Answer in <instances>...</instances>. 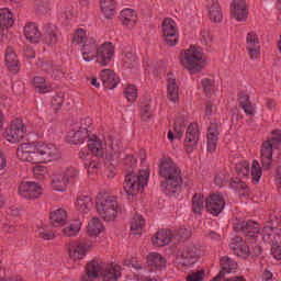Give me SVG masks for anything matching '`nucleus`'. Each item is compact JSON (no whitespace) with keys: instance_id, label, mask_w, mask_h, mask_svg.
Here are the masks:
<instances>
[{"instance_id":"obj_57","label":"nucleus","mask_w":281,"mask_h":281,"mask_svg":"<svg viewBox=\"0 0 281 281\" xmlns=\"http://www.w3.org/2000/svg\"><path fill=\"white\" fill-rule=\"evenodd\" d=\"M173 131H175V133H176V136H175V133H172V131H169V132H168V139H169L170 142H175V137H177V139H180V137H182V135H183V130H182L181 127L178 128V127H177V124H175Z\"/></svg>"},{"instance_id":"obj_24","label":"nucleus","mask_w":281,"mask_h":281,"mask_svg":"<svg viewBox=\"0 0 281 281\" xmlns=\"http://www.w3.org/2000/svg\"><path fill=\"white\" fill-rule=\"evenodd\" d=\"M100 80L105 89H115L120 85V78L111 69H103L100 72Z\"/></svg>"},{"instance_id":"obj_11","label":"nucleus","mask_w":281,"mask_h":281,"mask_svg":"<svg viewBox=\"0 0 281 281\" xmlns=\"http://www.w3.org/2000/svg\"><path fill=\"white\" fill-rule=\"evenodd\" d=\"M201 139V132H199V124L192 123L188 126L184 137V148L187 153H194Z\"/></svg>"},{"instance_id":"obj_35","label":"nucleus","mask_w":281,"mask_h":281,"mask_svg":"<svg viewBox=\"0 0 281 281\" xmlns=\"http://www.w3.org/2000/svg\"><path fill=\"white\" fill-rule=\"evenodd\" d=\"M102 269H104L103 262H100L98 260H92L86 267V271H87L86 276H89V278H92V279L100 278V274L102 273Z\"/></svg>"},{"instance_id":"obj_58","label":"nucleus","mask_w":281,"mask_h":281,"mask_svg":"<svg viewBox=\"0 0 281 281\" xmlns=\"http://www.w3.org/2000/svg\"><path fill=\"white\" fill-rule=\"evenodd\" d=\"M205 276V271L204 270H199L196 272H192L187 281H203V277Z\"/></svg>"},{"instance_id":"obj_53","label":"nucleus","mask_w":281,"mask_h":281,"mask_svg":"<svg viewBox=\"0 0 281 281\" xmlns=\"http://www.w3.org/2000/svg\"><path fill=\"white\" fill-rule=\"evenodd\" d=\"M124 95L128 102H135L137 100V88L134 85H130L124 90Z\"/></svg>"},{"instance_id":"obj_50","label":"nucleus","mask_w":281,"mask_h":281,"mask_svg":"<svg viewBox=\"0 0 281 281\" xmlns=\"http://www.w3.org/2000/svg\"><path fill=\"white\" fill-rule=\"evenodd\" d=\"M203 195L200 193H195L192 198V212L193 214H201L203 212Z\"/></svg>"},{"instance_id":"obj_55","label":"nucleus","mask_w":281,"mask_h":281,"mask_svg":"<svg viewBox=\"0 0 281 281\" xmlns=\"http://www.w3.org/2000/svg\"><path fill=\"white\" fill-rule=\"evenodd\" d=\"M63 102H65V94L61 92L55 94L52 99V104L55 106L56 111L63 106Z\"/></svg>"},{"instance_id":"obj_30","label":"nucleus","mask_w":281,"mask_h":281,"mask_svg":"<svg viewBox=\"0 0 281 281\" xmlns=\"http://www.w3.org/2000/svg\"><path fill=\"white\" fill-rule=\"evenodd\" d=\"M5 66L11 71V74H18L19 71V58L16 57V53H14V48L9 46L4 56Z\"/></svg>"},{"instance_id":"obj_22","label":"nucleus","mask_w":281,"mask_h":281,"mask_svg":"<svg viewBox=\"0 0 281 281\" xmlns=\"http://www.w3.org/2000/svg\"><path fill=\"white\" fill-rule=\"evenodd\" d=\"M42 38L46 45H56L58 43V27L54 24H45Z\"/></svg>"},{"instance_id":"obj_20","label":"nucleus","mask_w":281,"mask_h":281,"mask_svg":"<svg viewBox=\"0 0 281 281\" xmlns=\"http://www.w3.org/2000/svg\"><path fill=\"white\" fill-rule=\"evenodd\" d=\"M206 134V148L209 153H216L218 137L221 135V125L218 123H211Z\"/></svg>"},{"instance_id":"obj_46","label":"nucleus","mask_w":281,"mask_h":281,"mask_svg":"<svg viewBox=\"0 0 281 281\" xmlns=\"http://www.w3.org/2000/svg\"><path fill=\"white\" fill-rule=\"evenodd\" d=\"M231 188H233L235 192H239L243 196H249V188L247 187V183L238 178L232 180Z\"/></svg>"},{"instance_id":"obj_18","label":"nucleus","mask_w":281,"mask_h":281,"mask_svg":"<svg viewBox=\"0 0 281 281\" xmlns=\"http://www.w3.org/2000/svg\"><path fill=\"white\" fill-rule=\"evenodd\" d=\"M89 245L85 244V241H70L67 244V249L69 254V258L71 260H82L87 256V251H89Z\"/></svg>"},{"instance_id":"obj_27","label":"nucleus","mask_w":281,"mask_h":281,"mask_svg":"<svg viewBox=\"0 0 281 281\" xmlns=\"http://www.w3.org/2000/svg\"><path fill=\"white\" fill-rule=\"evenodd\" d=\"M80 48L82 58L86 60V63H91L93 58H97L98 43L94 40H89V42L83 44Z\"/></svg>"},{"instance_id":"obj_64","label":"nucleus","mask_w":281,"mask_h":281,"mask_svg":"<svg viewBox=\"0 0 281 281\" xmlns=\"http://www.w3.org/2000/svg\"><path fill=\"white\" fill-rule=\"evenodd\" d=\"M201 36L205 45H209V43H212L213 41V36L210 34V31H202Z\"/></svg>"},{"instance_id":"obj_40","label":"nucleus","mask_w":281,"mask_h":281,"mask_svg":"<svg viewBox=\"0 0 281 281\" xmlns=\"http://www.w3.org/2000/svg\"><path fill=\"white\" fill-rule=\"evenodd\" d=\"M146 225V221L140 214H135L132 218L131 224V232L134 236H137V234H142V231L144 229V226Z\"/></svg>"},{"instance_id":"obj_62","label":"nucleus","mask_w":281,"mask_h":281,"mask_svg":"<svg viewBox=\"0 0 281 281\" xmlns=\"http://www.w3.org/2000/svg\"><path fill=\"white\" fill-rule=\"evenodd\" d=\"M271 255L276 260H281V246L280 245H273L271 248Z\"/></svg>"},{"instance_id":"obj_48","label":"nucleus","mask_w":281,"mask_h":281,"mask_svg":"<svg viewBox=\"0 0 281 281\" xmlns=\"http://www.w3.org/2000/svg\"><path fill=\"white\" fill-rule=\"evenodd\" d=\"M87 43H89V38H87V31L83 29H78L75 32L72 44L82 47L83 45H87Z\"/></svg>"},{"instance_id":"obj_33","label":"nucleus","mask_w":281,"mask_h":281,"mask_svg":"<svg viewBox=\"0 0 281 281\" xmlns=\"http://www.w3.org/2000/svg\"><path fill=\"white\" fill-rule=\"evenodd\" d=\"M24 35L30 43H38L42 38V33L38 31L36 23H29L24 27Z\"/></svg>"},{"instance_id":"obj_14","label":"nucleus","mask_w":281,"mask_h":281,"mask_svg":"<svg viewBox=\"0 0 281 281\" xmlns=\"http://www.w3.org/2000/svg\"><path fill=\"white\" fill-rule=\"evenodd\" d=\"M205 207L210 214L218 216L225 210V198H223V194L213 193L206 198Z\"/></svg>"},{"instance_id":"obj_41","label":"nucleus","mask_w":281,"mask_h":281,"mask_svg":"<svg viewBox=\"0 0 281 281\" xmlns=\"http://www.w3.org/2000/svg\"><path fill=\"white\" fill-rule=\"evenodd\" d=\"M88 142H90L88 144L89 150H91V153L93 155H95L97 157H102V142H100V139H98L97 135H92L90 137H88Z\"/></svg>"},{"instance_id":"obj_37","label":"nucleus","mask_w":281,"mask_h":281,"mask_svg":"<svg viewBox=\"0 0 281 281\" xmlns=\"http://www.w3.org/2000/svg\"><path fill=\"white\" fill-rule=\"evenodd\" d=\"M104 232V224L98 217H92L88 223V234L90 236H100Z\"/></svg>"},{"instance_id":"obj_9","label":"nucleus","mask_w":281,"mask_h":281,"mask_svg":"<svg viewBox=\"0 0 281 281\" xmlns=\"http://www.w3.org/2000/svg\"><path fill=\"white\" fill-rule=\"evenodd\" d=\"M25 133H27V127H25L23 120L15 119L11 122L9 130H7V142L19 144V142H22L23 137H25Z\"/></svg>"},{"instance_id":"obj_45","label":"nucleus","mask_w":281,"mask_h":281,"mask_svg":"<svg viewBox=\"0 0 281 281\" xmlns=\"http://www.w3.org/2000/svg\"><path fill=\"white\" fill-rule=\"evenodd\" d=\"M81 227H82V223L80 221L76 220L69 226H67L63 229V234H64V236L74 238V236H78Z\"/></svg>"},{"instance_id":"obj_1","label":"nucleus","mask_w":281,"mask_h":281,"mask_svg":"<svg viewBox=\"0 0 281 281\" xmlns=\"http://www.w3.org/2000/svg\"><path fill=\"white\" fill-rule=\"evenodd\" d=\"M16 157L29 164H47L60 159V149L54 144L37 143L36 145L24 143L18 147Z\"/></svg>"},{"instance_id":"obj_44","label":"nucleus","mask_w":281,"mask_h":281,"mask_svg":"<svg viewBox=\"0 0 281 281\" xmlns=\"http://www.w3.org/2000/svg\"><path fill=\"white\" fill-rule=\"evenodd\" d=\"M14 25V19L12 18V12L8 9L0 10V26L1 27H12Z\"/></svg>"},{"instance_id":"obj_13","label":"nucleus","mask_w":281,"mask_h":281,"mask_svg":"<svg viewBox=\"0 0 281 281\" xmlns=\"http://www.w3.org/2000/svg\"><path fill=\"white\" fill-rule=\"evenodd\" d=\"M35 65L41 69V71L48 74V76L55 80H60V78L65 76V70H63L60 66H54V61L47 58L38 59Z\"/></svg>"},{"instance_id":"obj_17","label":"nucleus","mask_w":281,"mask_h":281,"mask_svg":"<svg viewBox=\"0 0 281 281\" xmlns=\"http://www.w3.org/2000/svg\"><path fill=\"white\" fill-rule=\"evenodd\" d=\"M246 49L250 60H258L260 58V38L255 32H250L246 37Z\"/></svg>"},{"instance_id":"obj_16","label":"nucleus","mask_w":281,"mask_h":281,"mask_svg":"<svg viewBox=\"0 0 281 281\" xmlns=\"http://www.w3.org/2000/svg\"><path fill=\"white\" fill-rule=\"evenodd\" d=\"M114 55L115 48L113 47V44L105 42L97 48V63H99L101 67H106V65L111 63V58H113Z\"/></svg>"},{"instance_id":"obj_3","label":"nucleus","mask_w":281,"mask_h":281,"mask_svg":"<svg viewBox=\"0 0 281 281\" xmlns=\"http://www.w3.org/2000/svg\"><path fill=\"white\" fill-rule=\"evenodd\" d=\"M97 212L104 221H114L122 213V206L115 195H98Z\"/></svg>"},{"instance_id":"obj_47","label":"nucleus","mask_w":281,"mask_h":281,"mask_svg":"<svg viewBox=\"0 0 281 281\" xmlns=\"http://www.w3.org/2000/svg\"><path fill=\"white\" fill-rule=\"evenodd\" d=\"M250 175L255 186L260 183V179H262V167H260V162H258V160H252Z\"/></svg>"},{"instance_id":"obj_21","label":"nucleus","mask_w":281,"mask_h":281,"mask_svg":"<svg viewBox=\"0 0 281 281\" xmlns=\"http://www.w3.org/2000/svg\"><path fill=\"white\" fill-rule=\"evenodd\" d=\"M231 14L236 21H247V16H249L247 2H245V0H234L232 3Z\"/></svg>"},{"instance_id":"obj_29","label":"nucleus","mask_w":281,"mask_h":281,"mask_svg":"<svg viewBox=\"0 0 281 281\" xmlns=\"http://www.w3.org/2000/svg\"><path fill=\"white\" fill-rule=\"evenodd\" d=\"M240 232L249 240V238H256L257 234H260V224L254 221H247L240 224Z\"/></svg>"},{"instance_id":"obj_59","label":"nucleus","mask_w":281,"mask_h":281,"mask_svg":"<svg viewBox=\"0 0 281 281\" xmlns=\"http://www.w3.org/2000/svg\"><path fill=\"white\" fill-rule=\"evenodd\" d=\"M36 10L41 14H45V12H47V10H49V0H44L43 2L38 1L36 3Z\"/></svg>"},{"instance_id":"obj_25","label":"nucleus","mask_w":281,"mask_h":281,"mask_svg":"<svg viewBox=\"0 0 281 281\" xmlns=\"http://www.w3.org/2000/svg\"><path fill=\"white\" fill-rule=\"evenodd\" d=\"M206 8L209 10V16L213 23H221L223 21V10L218 0H206Z\"/></svg>"},{"instance_id":"obj_19","label":"nucleus","mask_w":281,"mask_h":281,"mask_svg":"<svg viewBox=\"0 0 281 281\" xmlns=\"http://www.w3.org/2000/svg\"><path fill=\"white\" fill-rule=\"evenodd\" d=\"M221 272L212 281H225V273H236L238 271V263L234 259L224 256L220 259Z\"/></svg>"},{"instance_id":"obj_42","label":"nucleus","mask_w":281,"mask_h":281,"mask_svg":"<svg viewBox=\"0 0 281 281\" xmlns=\"http://www.w3.org/2000/svg\"><path fill=\"white\" fill-rule=\"evenodd\" d=\"M91 135L86 134L82 130L77 127L76 131H71L68 134L69 144H80V142H85V139H89Z\"/></svg>"},{"instance_id":"obj_2","label":"nucleus","mask_w":281,"mask_h":281,"mask_svg":"<svg viewBox=\"0 0 281 281\" xmlns=\"http://www.w3.org/2000/svg\"><path fill=\"white\" fill-rule=\"evenodd\" d=\"M159 175L165 181L161 182L160 188L167 196H173L183 183V177L181 176V168L176 165L171 158H162L159 165Z\"/></svg>"},{"instance_id":"obj_43","label":"nucleus","mask_w":281,"mask_h":281,"mask_svg":"<svg viewBox=\"0 0 281 281\" xmlns=\"http://www.w3.org/2000/svg\"><path fill=\"white\" fill-rule=\"evenodd\" d=\"M137 65V55H135L133 50L125 52L123 56V66L126 67V69H136Z\"/></svg>"},{"instance_id":"obj_23","label":"nucleus","mask_w":281,"mask_h":281,"mask_svg":"<svg viewBox=\"0 0 281 281\" xmlns=\"http://www.w3.org/2000/svg\"><path fill=\"white\" fill-rule=\"evenodd\" d=\"M173 238L175 235L172 234V231L160 229L151 238V243L155 247H166V245H170V243H172Z\"/></svg>"},{"instance_id":"obj_54","label":"nucleus","mask_w":281,"mask_h":281,"mask_svg":"<svg viewBox=\"0 0 281 281\" xmlns=\"http://www.w3.org/2000/svg\"><path fill=\"white\" fill-rule=\"evenodd\" d=\"M202 88L205 97L210 98V95H212V93L214 92V81L212 79H203Z\"/></svg>"},{"instance_id":"obj_8","label":"nucleus","mask_w":281,"mask_h":281,"mask_svg":"<svg viewBox=\"0 0 281 281\" xmlns=\"http://www.w3.org/2000/svg\"><path fill=\"white\" fill-rule=\"evenodd\" d=\"M147 265L150 272L148 276L142 277L140 281H159V272L166 269L168 260L159 252H150L147 255Z\"/></svg>"},{"instance_id":"obj_32","label":"nucleus","mask_w":281,"mask_h":281,"mask_svg":"<svg viewBox=\"0 0 281 281\" xmlns=\"http://www.w3.org/2000/svg\"><path fill=\"white\" fill-rule=\"evenodd\" d=\"M239 106L243 109L244 113L247 115H256V105L249 100V94L247 92H240L238 94Z\"/></svg>"},{"instance_id":"obj_28","label":"nucleus","mask_w":281,"mask_h":281,"mask_svg":"<svg viewBox=\"0 0 281 281\" xmlns=\"http://www.w3.org/2000/svg\"><path fill=\"white\" fill-rule=\"evenodd\" d=\"M122 278V266L117 263H111L105 267L102 276L103 281H117Z\"/></svg>"},{"instance_id":"obj_51","label":"nucleus","mask_w":281,"mask_h":281,"mask_svg":"<svg viewBox=\"0 0 281 281\" xmlns=\"http://www.w3.org/2000/svg\"><path fill=\"white\" fill-rule=\"evenodd\" d=\"M153 105L150 102L145 103L140 108V117L144 122H150V117H153Z\"/></svg>"},{"instance_id":"obj_49","label":"nucleus","mask_w":281,"mask_h":281,"mask_svg":"<svg viewBox=\"0 0 281 281\" xmlns=\"http://www.w3.org/2000/svg\"><path fill=\"white\" fill-rule=\"evenodd\" d=\"M77 128L88 135H91L93 133V120L89 116L81 119Z\"/></svg>"},{"instance_id":"obj_15","label":"nucleus","mask_w":281,"mask_h":281,"mask_svg":"<svg viewBox=\"0 0 281 281\" xmlns=\"http://www.w3.org/2000/svg\"><path fill=\"white\" fill-rule=\"evenodd\" d=\"M18 192L23 199L34 200L43 194V188L36 182H22Z\"/></svg>"},{"instance_id":"obj_63","label":"nucleus","mask_w":281,"mask_h":281,"mask_svg":"<svg viewBox=\"0 0 281 281\" xmlns=\"http://www.w3.org/2000/svg\"><path fill=\"white\" fill-rule=\"evenodd\" d=\"M37 93H49V91H53L52 86L45 83H42V86H37V88H35Z\"/></svg>"},{"instance_id":"obj_61","label":"nucleus","mask_w":281,"mask_h":281,"mask_svg":"<svg viewBox=\"0 0 281 281\" xmlns=\"http://www.w3.org/2000/svg\"><path fill=\"white\" fill-rule=\"evenodd\" d=\"M125 166H128V168H135V164H137V159L131 154L126 155L124 158Z\"/></svg>"},{"instance_id":"obj_36","label":"nucleus","mask_w":281,"mask_h":281,"mask_svg":"<svg viewBox=\"0 0 281 281\" xmlns=\"http://www.w3.org/2000/svg\"><path fill=\"white\" fill-rule=\"evenodd\" d=\"M92 205L93 203L89 195H81L76 201V210L80 212V214H89V210H91Z\"/></svg>"},{"instance_id":"obj_38","label":"nucleus","mask_w":281,"mask_h":281,"mask_svg":"<svg viewBox=\"0 0 281 281\" xmlns=\"http://www.w3.org/2000/svg\"><path fill=\"white\" fill-rule=\"evenodd\" d=\"M100 5L105 19H113L115 16V0H101Z\"/></svg>"},{"instance_id":"obj_52","label":"nucleus","mask_w":281,"mask_h":281,"mask_svg":"<svg viewBox=\"0 0 281 281\" xmlns=\"http://www.w3.org/2000/svg\"><path fill=\"white\" fill-rule=\"evenodd\" d=\"M235 170L239 177H249V162L247 160L238 162Z\"/></svg>"},{"instance_id":"obj_39","label":"nucleus","mask_w":281,"mask_h":281,"mask_svg":"<svg viewBox=\"0 0 281 281\" xmlns=\"http://www.w3.org/2000/svg\"><path fill=\"white\" fill-rule=\"evenodd\" d=\"M50 221L53 225H67V211L57 209L50 212Z\"/></svg>"},{"instance_id":"obj_7","label":"nucleus","mask_w":281,"mask_h":281,"mask_svg":"<svg viewBox=\"0 0 281 281\" xmlns=\"http://www.w3.org/2000/svg\"><path fill=\"white\" fill-rule=\"evenodd\" d=\"M181 65L191 75L201 74L203 70V53L201 48L191 46L182 53Z\"/></svg>"},{"instance_id":"obj_60","label":"nucleus","mask_w":281,"mask_h":281,"mask_svg":"<svg viewBox=\"0 0 281 281\" xmlns=\"http://www.w3.org/2000/svg\"><path fill=\"white\" fill-rule=\"evenodd\" d=\"M85 166L88 170V175H95V172H98V168H100V165L94 160L88 164L86 162Z\"/></svg>"},{"instance_id":"obj_26","label":"nucleus","mask_w":281,"mask_h":281,"mask_svg":"<svg viewBox=\"0 0 281 281\" xmlns=\"http://www.w3.org/2000/svg\"><path fill=\"white\" fill-rule=\"evenodd\" d=\"M231 249H233L235 256H238V258H249V246L240 237H236L232 240Z\"/></svg>"},{"instance_id":"obj_31","label":"nucleus","mask_w":281,"mask_h":281,"mask_svg":"<svg viewBox=\"0 0 281 281\" xmlns=\"http://www.w3.org/2000/svg\"><path fill=\"white\" fill-rule=\"evenodd\" d=\"M120 18L122 24L125 25V27H128V30H133L137 24V13L133 9H124L121 11Z\"/></svg>"},{"instance_id":"obj_6","label":"nucleus","mask_w":281,"mask_h":281,"mask_svg":"<svg viewBox=\"0 0 281 281\" xmlns=\"http://www.w3.org/2000/svg\"><path fill=\"white\" fill-rule=\"evenodd\" d=\"M281 147V132L274 130L272 136L261 145V165L263 170H271L273 164V150Z\"/></svg>"},{"instance_id":"obj_5","label":"nucleus","mask_w":281,"mask_h":281,"mask_svg":"<svg viewBox=\"0 0 281 281\" xmlns=\"http://www.w3.org/2000/svg\"><path fill=\"white\" fill-rule=\"evenodd\" d=\"M80 179V170L76 167L57 169L53 173L52 188L56 192H65L69 183H76Z\"/></svg>"},{"instance_id":"obj_4","label":"nucleus","mask_w":281,"mask_h":281,"mask_svg":"<svg viewBox=\"0 0 281 281\" xmlns=\"http://www.w3.org/2000/svg\"><path fill=\"white\" fill-rule=\"evenodd\" d=\"M149 178L150 173L146 169L139 170L138 172L130 171L125 175V181L123 183L126 194L136 196L139 192H144V188L148 186Z\"/></svg>"},{"instance_id":"obj_56","label":"nucleus","mask_w":281,"mask_h":281,"mask_svg":"<svg viewBox=\"0 0 281 281\" xmlns=\"http://www.w3.org/2000/svg\"><path fill=\"white\" fill-rule=\"evenodd\" d=\"M38 237L42 238L43 240H54V238H56V235L52 231L40 229Z\"/></svg>"},{"instance_id":"obj_34","label":"nucleus","mask_w":281,"mask_h":281,"mask_svg":"<svg viewBox=\"0 0 281 281\" xmlns=\"http://www.w3.org/2000/svg\"><path fill=\"white\" fill-rule=\"evenodd\" d=\"M167 98L170 102H177L179 100V86L177 85V79L172 77H168Z\"/></svg>"},{"instance_id":"obj_10","label":"nucleus","mask_w":281,"mask_h":281,"mask_svg":"<svg viewBox=\"0 0 281 281\" xmlns=\"http://www.w3.org/2000/svg\"><path fill=\"white\" fill-rule=\"evenodd\" d=\"M177 260L182 267H192L199 260V249L195 245L189 244L178 252Z\"/></svg>"},{"instance_id":"obj_12","label":"nucleus","mask_w":281,"mask_h":281,"mask_svg":"<svg viewBox=\"0 0 281 281\" xmlns=\"http://www.w3.org/2000/svg\"><path fill=\"white\" fill-rule=\"evenodd\" d=\"M162 36L165 37V43L169 47H175L179 43V36L177 35V23L168 18L162 22Z\"/></svg>"}]
</instances>
